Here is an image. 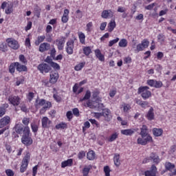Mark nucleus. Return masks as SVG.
Segmentation results:
<instances>
[{
  "label": "nucleus",
  "mask_w": 176,
  "mask_h": 176,
  "mask_svg": "<svg viewBox=\"0 0 176 176\" xmlns=\"http://www.w3.org/2000/svg\"><path fill=\"white\" fill-rule=\"evenodd\" d=\"M140 130L141 137H146V135H150L149 133H148V126H146V125H143Z\"/></svg>",
  "instance_id": "5701e85b"
},
{
  "label": "nucleus",
  "mask_w": 176,
  "mask_h": 176,
  "mask_svg": "<svg viewBox=\"0 0 176 176\" xmlns=\"http://www.w3.org/2000/svg\"><path fill=\"white\" fill-rule=\"evenodd\" d=\"M102 115L104 118V120H106V122H111V120H112V113H111V110L109 109H103Z\"/></svg>",
  "instance_id": "0eeeda50"
},
{
  "label": "nucleus",
  "mask_w": 176,
  "mask_h": 176,
  "mask_svg": "<svg viewBox=\"0 0 176 176\" xmlns=\"http://www.w3.org/2000/svg\"><path fill=\"white\" fill-rule=\"evenodd\" d=\"M150 159H151L153 163H155V164H159V163H160V158H159V156L153 153L151 154Z\"/></svg>",
  "instance_id": "b1692460"
},
{
  "label": "nucleus",
  "mask_w": 176,
  "mask_h": 176,
  "mask_svg": "<svg viewBox=\"0 0 176 176\" xmlns=\"http://www.w3.org/2000/svg\"><path fill=\"white\" fill-rule=\"evenodd\" d=\"M45 100H45V99L37 98L36 100V102L34 104V107L36 108V109H39V108H41V107H43V104L45 102Z\"/></svg>",
  "instance_id": "6ab92c4d"
},
{
  "label": "nucleus",
  "mask_w": 176,
  "mask_h": 176,
  "mask_svg": "<svg viewBox=\"0 0 176 176\" xmlns=\"http://www.w3.org/2000/svg\"><path fill=\"white\" fill-rule=\"evenodd\" d=\"M6 43H8L9 47H11V49H13L14 50H17V49L20 47L19 42L13 38H7Z\"/></svg>",
  "instance_id": "39448f33"
},
{
  "label": "nucleus",
  "mask_w": 176,
  "mask_h": 176,
  "mask_svg": "<svg viewBox=\"0 0 176 176\" xmlns=\"http://www.w3.org/2000/svg\"><path fill=\"white\" fill-rule=\"evenodd\" d=\"M50 108H52V102L45 100V104L40 110L41 115H43V113H45L47 109H50Z\"/></svg>",
  "instance_id": "4468645a"
},
{
  "label": "nucleus",
  "mask_w": 176,
  "mask_h": 176,
  "mask_svg": "<svg viewBox=\"0 0 176 176\" xmlns=\"http://www.w3.org/2000/svg\"><path fill=\"white\" fill-rule=\"evenodd\" d=\"M149 46V41L147 39H144L141 43L136 47L137 52H142L144 49H146Z\"/></svg>",
  "instance_id": "423d86ee"
},
{
  "label": "nucleus",
  "mask_w": 176,
  "mask_h": 176,
  "mask_svg": "<svg viewBox=\"0 0 176 176\" xmlns=\"http://www.w3.org/2000/svg\"><path fill=\"white\" fill-rule=\"evenodd\" d=\"M90 170H91V166H85L82 169V175L83 176H88L89 175V173H90Z\"/></svg>",
  "instance_id": "58836bf2"
},
{
  "label": "nucleus",
  "mask_w": 176,
  "mask_h": 176,
  "mask_svg": "<svg viewBox=\"0 0 176 176\" xmlns=\"http://www.w3.org/2000/svg\"><path fill=\"white\" fill-rule=\"evenodd\" d=\"M163 86V82H162V81L160 80H155V83H154V87H155L156 89H160V87H162Z\"/></svg>",
  "instance_id": "09e8293b"
},
{
  "label": "nucleus",
  "mask_w": 176,
  "mask_h": 176,
  "mask_svg": "<svg viewBox=\"0 0 176 176\" xmlns=\"http://www.w3.org/2000/svg\"><path fill=\"white\" fill-rule=\"evenodd\" d=\"M45 39H46V36H45V35L38 36L37 37V40L34 43L36 46H39V45H41V43H42Z\"/></svg>",
  "instance_id": "473e14b6"
},
{
  "label": "nucleus",
  "mask_w": 176,
  "mask_h": 176,
  "mask_svg": "<svg viewBox=\"0 0 176 176\" xmlns=\"http://www.w3.org/2000/svg\"><path fill=\"white\" fill-rule=\"evenodd\" d=\"M50 49V44L47 43H41L39 46L38 50L41 53H43V52H47Z\"/></svg>",
  "instance_id": "f3484780"
},
{
  "label": "nucleus",
  "mask_w": 176,
  "mask_h": 176,
  "mask_svg": "<svg viewBox=\"0 0 176 176\" xmlns=\"http://www.w3.org/2000/svg\"><path fill=\"white\" fill-rule=\"evenodd\" d=\"M148 90V87H140L138 89V94H141L144 100H148V98H149V97L152 96V93L151 92V91Z\"/></svg>",
  "instance_id": "f257e3e1"
},
{
  "label": "nucleus",
  "mask_w": 176,
  "mask_h": 176,
  "mask_svg": "<svg viewBox=\"0 0 176 176\" xmlns=\"http://www.w3.org/2000/svg\"><path fill=\"white\" fill-rule=\"evenodd\" d=\"M41 123L43 129H49L50 124H52V121L47 117H43L41 119Z\"/></svg>",
  "instance_id": "f8f14e48"
},
{
  "label": "nucleus",
  "mask_w": 176,
  "mask_h": 176,
  "mask_svg": "<svg viewBox=\"0 0 176 176\" xmlns=\"http://www.w3.org/2000/svg\"><path fill=\"white\" fill-rule=\"evenodd\" d=\"M56 42L58 50H63L64 49V45H65V37L61 36L56 39Z\"/></svg>",
  "instance_id": "1a4fd4ad"
},
{
  "label": "nucleus",
  "mask_w": 176,
  "mask_h": 176,
  "mask_svg": "<svg viewBox=\"0 0 176 176\" xmlns=\"http://www.w3.org/2000/svg\"><path fill=\"white\" fill-rule=\"evenodd\" d=\"M146 118L148 120H153L155 119V113L153 112V107H151L146 114Z\"/></svg>",
  "instance_id": "4be33fe9"
},
{
  "label": "nucleus",
  "mask_w": 176,
  "mask_h": 176,
  "mask_svg": "<svg viewBox=\"0 0 176 176\" xmlns=\"http://www.w3.org/2000/svg\"><path fill=\"white\" fill-rule=\"evenodd\" d=\"M127 39L122 38L119 41L118 45L120 47H127Z\"/></svg>",
  "instance_id": "c9c22d12"
},
{
  "label": "nucleus",
  "mask_w": 176,
  "mask_h": 176,
  "mask_svg": "<svg viewBox=\"0 0 176 176\" xmlns=\"http://www.w3.org/2000/svg\"><path fill=\"white\" fill-rule=\"evenodd\" d=\"M101 17L102 19H112L113 17V12L111 10H104L102 12Z\"/></svg>",
  "instance_id": "9b49d317"
},
{
  "label": "nucleus",
  "mask_w": 176,
  "mask_h": 176,
  "mask_svg": "<svg viewBox=\"0 0 176 176\" xmlns=\"http://www.w3.org/2000/svg\"><path fill=\"white\" fill-rule=\"evenodd\" d=\"M57 80H58V74L57 73H53L50 74V83H56Z\"/></svg>",
  "instance_id": "393cba45"
},
{
  "label": "nucleus",
  "mask_w": 176,
  "mask_h": 176,
  "mask_svg": "<svg viewBox=\"0 0 176 176\" xmlns=\"http://www.w3.org/2000/svg\"><path fill=\"white\" fill-rule=\"evenodd\" d=\"M9 108V104H4L1 107H0V118H2L6 113V109Z\"/></svg>",
  "instance_id": "a878e982"
},
{
  "label": "nucleus",
  "mask_w": 176,
  "mask_h": 176,
  "mask_svg": "<svg viewBox=\"0 0 176 176\" xmlns=\"http://www.w3.org/2000/svg\"><path fill=\"white\" fill-rule=\"evenodd\" d=\"M10 123V117L6 116L0 119V129H3L5 126H8Z\"/></svg>",
  "instance_id": "9d476101"
},
{
  "label": "nucleus",
  "mask_w": 176,
  "mask_h": 176,
  "mask_svg": "<svg viewBox=\"0 0 176 176\" xmlns=\"http://www.w3.org/2000/svg\"><path fill=\"white\" fill-rule=\"evenodd\" d=\"M165 168L168 171H171V170H173V168H175V165L171 164V162H166L165 163Z\"/></svg>",
  "instance_id": "79ce46f5"
},
{
  "label": "nucleus",
  "mask_w": 176,
  "mask_h": 176,
  "mask_svg": "<svg viewBox=\"0 0 176 176\" xmlns=\"http://www.w3.org/2000/svg\"><path fill=\"white\" fill-rule=\"evenodd\" d=\"M153 134L155 137H160L163 134V129L154 128L153 129Z\"/></svg>",
  "instance_id": "c85d7f7f"
},
{
  "label": "nucleus",
  "mask_w": 176,
  "mask_h": 176,
  "mask_svg": "<svg viewBox=\"0 0 176 176\" xmlns=\"http://www.w3.org/2000/svg\"><path fill=\"white\" fill-rule=\"evenodd\" d=\"M37 69L40 71L41 74H48L52 71V67L46 63H41L38 65Z\"/></svg>",
  "instance_id": "20e7f679"
},
{
  "label": "nucleus",
  "mask_w": 176,
  "mask_h": 176,
  "mask_svg": "<svg viewBox=\"0 0 176 176\" xmlns=\"http://www.w3.org/2000/svg\"><path fill=\"white\" fill-rule=\"evenodd\" d=\"M16 68V63H12L9 67V71L10 74H14V71Z\"/></svg>",
  "instance_id": "de8ad7c7"
},
{
  "label": "nucleus",
  "mask_w": 176,
  "mask_h": 176,
  "mask_svg": "<svg viewBox=\"0 0 176 176\" xmlns=\"http://www.w3.org/2000/svg\"><path fill=\"white\" fill-rule=\"evenodd\" d=\"M118 42H119V38H118V37L113 40L110 41L109 43V47H112L113 45H115V44L118 43Z\"/></svg>",
  "instance_id": "603ef678"
},
{
  "label": "nucleus",
  "mask_w": 176,
  "mask_h": 176,
  "mask_svg": "<svg viewBox=\"0 0 176 176\" xmlns=\"http://www.w3.org/2000/svg\"><path fill=\"white\" fill-rule=\"evenodd\" d=\"M73 114L74 116H79V109L78 108H74L73 109Z\"/></svg>",
  "instance_id": "338daca9"
},
{
  "label": "nucleus",
  "mask_w": 176,
  "mask_h": 176,
  "mask_svg": "<svg viewBox=\"0 0 176 176\" xmlns=\"http://www.w3.org/2000/svg\"><path fill=\"white\" fill-rule=\"evenodd\" d=\"M66 128H67V124L64 122H62L56 125V129H57L58 130L60 129H66Z\"/></svg>",
  "instance_id": "5fc2aeb1"
},
{
  "label": "nucleus",
  "mask_w": 176,
  "mask_h": 176,
  "mask_svg": "<svg viewBox=\"0 0 176 176\" xmlns=\"http://www.w3.org/2000/svg\"><path fill=\"white\" fill-rule=\"evenodd\" d=\"M69 14V10L68 9H65L64 10V14L62 16V23H68V20L69 19V16H68Z\"/></svg>",
  "instance_id": "412c9836"
},
{
  "label": "nucleus",
  "mask_w": 176,
  "mask_h": 176,
  "mask_svg": "<svg viewBox=\"0 0 176 176\" xmlns=\"http://www.w3.org/2000/svg\"><path fill=\"white\" fill-rule=\"evenodd\" d=\"M30 159L31 154H30V153H27L22 160V164L20 168L21 173H25L27 170V167H28Z\"/></svg>",
  "instance_id": "f03ea898"
},
{
  "label": "nucleus",
  "mask_w": 176,
  "mask_h": 176,
  "mask_svg": "<svg viewBox=\"0 0 176 176\" xmlns=\"http://www.w3.org/2000/svg\"><path fill=\"white\" fill-rule=\"evenodd\" d=\"M66 52L68 54H74V41H67V42Z\"/></svg>",
  "instance_id": "2eb2a0df"
},
{
  "label": "nucleus",
  "mask_w": 176,
  "mask_h": 176,
  "mask_svg": "<svg viewBox=\"0 0 176 176\" xmlns=\"http://www.w3.org/2000/svg\"><path fill=\"white\" fill-rule=\"evenodd\" d=\"M22 123L25 126H28V124H30V118H23L22 120Z\"/></svg>",
  "instance_id": "4d7b16f0"
},
{
  "label": "nucleus",
  "mask_w": 176,
  "mask_h": 176,
  "mask_svg": "<svg viewBox=\"0 0 176 176\" xmlns=\"http://www.w3.org/2000/svg\"><path fill=\"white\" fill-rule=\"evenodd\" d=\"M84 107H88V108H93V103L90 100H87V102L83 103Z\"/></svg>",
  "instance_id": "052dcab7"
},
{
  "label": "nucleus",
  "mask_w": 176,
  "mask_h": 176,
  "mask_svg": "<svg viewBox=\"0 0 176 176\" xmlns=\"http://www.w3.org/2000/svg\"><path fill=\"white\" fill-rule=\"evenodd\" d=\"M82 52L85 55L90 56L91 53V48L90 47H83Z\"/></svg>",
  "instance_id": "a19ab883"
},
{
  "label": "nucleus",
  "mask_w": 176,
  "mask_h": 176,
  "mask_svg": "<svg viewBox=\"0 0 176 176\" xmlns=\"http://www.w3.org/2000/svg\"><path fill=\"white\" fill-rule=\"evenodd\" d=\"M50 67H52V68H54V69H56V71L60 70V65L58 63H56L54 62H53L51 65Z\"/></svg>",
  "instance_id": "6e6d98bb"
},
{
  "label": "nucleus",
  "mask_w": 176,
  "mask_h": 176,
  "mask_svg": "<svg viewBox=\"0 0 176 176\" xmlns=\"http://www.w3.org/2000/svg\"><path fill=\"white\" fill-rule=\"evenodd\" d=\"M22 131H23V135L31 136V131L30 130V126L23 127V129Z\"/></svg>",
  "instance_id": "c03bdc74"
},
{
  "label": "nucleus",
  "mask_w": 176,
  "mask_h": 176,
  "mask_svg": "<svg viewBox=\"0 0 176 176\" xmlns=\"http://www.w3.org/2000/svg\"><path fill=\"white\" fill-rule=\"evenodd\" d=\"M72 159H69L66 161H64L61 163V167L62 168H65V167L71 166H72Z\"/></svg>",
  "instance_id": "bb28decb"
},
{
  "label": "nucleus",
  "mask_w": 176,
  "mask_h": 176,
  "mask_svg": "<svg viewBox=\"0 0 176 176\" xmlns=\"http://www.w3.org/2000/svg\"><path fill=\"white\" fill-rule=\"evenodd\" d=\"M153 140L152 139V136L151 135H148L144 137L139 138L137 140V143L139 145H146V144H149V142H153Z\"/></svg>",
  "instance_id": "7ed1b4c3"
},
{
  "label": "nucleus",
  "mask_w": 176,
  "mask_h": 176,
  "mask_svg": "<svg viewBox=\"0 0 176 176\" xmlns=\"http://www.w3.org/2000/svg\"><path fill=\"white\" fill-rule=\"evenodd\" d=\"M90 97H91V92L89 90L86 91V94L83 98H80L79 100V102H83V101L86 100H89Z\"/></svg>",
  "instance_id": "cd10ccee"
},
{
  "label": "nucleus",
  "mask_w": 176,
  "mask_h": 176,
  "mask_svg": "<svg viewBox=\"0 0 176 176\" xmlns=\"http://www.w3.org/2000/svg\"><path fill=\"white\" fill-rule=\"evenodd\" d=\"M135 132H137V129H129L121 130V134H122L123 135L131 136Z\"/></svg>",
  "instance_id": "dca6fc26"
},
{
  "label": "nucleus",
  "mask_w": 176,
  "mask_h": 176,
  "mask_svg": "<svg viewBox=\"0 0 176 176\" xmlns=\"http://www.w3.org/2000/svg\"><path fill=\"white\" fill-rule=\"evenodd\" d=\"M8 100L14 106H17L20 104V98L19 96H10Z\"/></svg>",
  "instance_id": "ddd939ff"
},
{
  "label": "nucleus",
  "mask_w": 176,
  "mask_h": 176,
  "mask_svg": "<svg viewBox=\"0 0 176 176\" xmlns=\"http://www.w3.org/2000/svg\"><path fill=\"white\" fill-rule=\"evenodd\" d=\"M13 3H10L8 4L7 9L5 10L6 14H10L11 13H13V7H14Z\"/></svg>",
  "instance_id": "7c9ffc66"
},
{
  "label": "nucleus",
  "mask_w": 176,
  "mask_h": 176,
  "mask_svg": "<svg viewBox=\"0 0 176 176\" xmlns=\"http://www.w3.org/2000/svg\"><path fill=\"white\" fill-rule=\"evenodd\" d=\"M0 50L3 52H8V43L2 42L0 43Z\"/></svg>",
  "instance_id": "ea45409f"
},
{
  "label": "nucleus",
  "mask_w": 176,
  "mask_h": 176,
  "mask_svg": "<svg viewBox=\"0 0 176 176\" xmlns=\"http://www.w3.org/2000/svg\"><path fill=\"white\" fill-rule=\"evenodd\" d=\"M87 157L88 160H94V158L96 157V153H94V151H90L87 154Z\"/></svg>",
  "instance_id": "f704fd0d"
},
{
  "label": "nucleus",
  "mask_w": 176,
  "mask_h": 176,
  "mask_svg": "<svg viewBox=\"0 0 176 176\" xmlns=\"http://www.w3.org/2000/svg\"><path fill=\"white\" fill-rule=\"evenodd\" d=\"M21 142L23 145H25V146H30V145H32V138H31V136H26L25 135H22Z\"/></svg>",
  "instance_id": "6e6552de"
},
{
  "label": "nucleus",
  "mask_w": 176,
  "mask_h": 176,
  "mask_svg": "<svg viewBox=\"0 0 176 176\" xmlns=\"http://www.w3.org/2000/svg\"><path fill=\"white\" fill-rule=\"evenodd\" d=\"M6 174L8 176H13V175H14V173L13 172V170H12V169H7V170H6Z\"/></svg>",
  "instance_id": "680f3d73"
},
{
  "label": "nucleus",
  "mask_w": 176,
  "mask_h": 176,
  "mask_svg": "<svg viewBox=\"0 0 176 176\" xmlns=\"http://www.w3.org/2000/svg\"><path fill=\"white\" fill-rule=\"evenodd\" d=\"M118 136L119 134H118V133H114L107 139V141H109V142H113Z\"/></svg>",
  "instance_id": "37998d69"
},
{
  "label": "nucleus",
  "mask_w": 176,
  "mask_h": 176,
  "mask_svg": "<svg viewBox=\"0 0 176 176\" xmlns=\"http://www.w3.org/2000/svg\"><path fill=\"white\" fill-rule=\"evenodd\" d=\"M145 176H156V173L152 170H147L144 173Z\"/></svg>",
  "instance_id": "13d9d810"
},
{
  "label": "nucleus",
  "mask_w": 176,
  "mask_h": 176,
  "mask_svg": "<svg viewBox=\"0 0 176 176\" xmlns=\"http://www.w3.org/2000/svg\"><path fill=\"white\" fill-rule=\"evenodd\" d=\"M130 109H131V106H130V104H124V107H123L124 112H129Z\"/></svg>",
  "instance_id": "bf43d9fd"
},
{
  "label": "nucleus",
  "mask_w": 176,
  "mask_h": 176,
  "mask_svg": "<svg viewBox=\"0 0 176 176\" xmlns=\"http://www.w3.org/2000/svg\"><path fill=\"white\" fill-rule=\"evenodd\" d=\"M15 129V131L17 134H23V124H16L14 126Z\"/></svg>",
  "instance_id": "c756f323"
},
{
  "label": "nucleus",
  "mask_w": 176,
  "mask_h": 176,
  "mask_svg": "<svg viewBox=\"0 0 176 176\" xmlns=\"http://www.w3.org/2000/svg\"><path fill=\"white\" fill-rule=\"evenodd\" d=\"M83 17V13L80 10H77L76 11V18L78 19V20H80Z\"/></svg>",
  "instance_id": "8fccbe9b"
},
{
  "label": "nucleus",
  "mask_w": 176,
  "mask_h": 176,
  "mask_svg": "<svg viewBox=\"0 0 176 176\" xmlns=\"http://www.w3.org/2000/svg\"><path fill=\"white\" fill-rule=\"evenodd\" d=\"M108 27H109V32H112L113 31V30H115V28L116 27V22H115V21H111L109 23Z\"/></svg>",
  "instance_id": "e433bc0d"
},
{
  "label": "nucleus",
  "mask_w": 176,
  "mask_h": 176,
  "mask_svg": "<svg viewBox=\"0 0 176 176\" xmlns=\"http://www.w3.org/2000/svg\"><path fill=\"white\" fill-rule=\"evenodd\" d=\"M31 129L33 131V133H34L35 135H36V133H38V124H35V123H32L31 124Z\"/></svg>",
  "instance_id": "a18cd8bd"
},
{
  "label": "nucleus",
  "mask_w": 176,
  "mask_h": 176,
  "mask_svg": "<svg viewBox=\"0 0 176 176\" xmlns=\"http://www.w3.org/2000/svg\"><path fill=\"white\" fill-rule=\"evenodd\" d=\"M157 39L158 41H160V42H164V35L159 34L157 36Z\"/></svg>",
  "instance_id": "774afa93"
},
{
  "label": "nucleus",
  "mask_w": 176,
  "mask_h": 176,
  "mask_svg": "<svg viewBox=\"0 0 176 176\" xmlns=\"http://www.w3.org/2000/svg\"><path fill=\"white\" fill-rule=\"evenodd\" d=\"M15 65H16V71L19 72H25L27 71V67L24 65H21L19 63L16 62Z\"/></svg>",
  "instance_id": "aec40b11"
},
{
  "label": "nucleus",
  "mask_w": 176,
  "mask_h": 176,
  "mask_svg": "<svg viewBox=\"0 0 176 176\" xmlns=\"http://www.w3.org/2000/svg\"><path fill=\"white\" fill-rule=\"evenodd\" d=\"M78 36L80 43L85 45L86 39V36L85 35V34L83 32H78Z\"/></svg>",
  "instance_id": "4c0bfd02"
},
{
  "label": "nucleus",
  "mask_w": 176,
  "mask_h": 176,
  "mask_svg": "<svg viewBox=\"0 0 176 176\" xmlns=\"http://www.w3.org/2000/svg\"><path fill=\"white\" fill-rule=\"evenodd\" d=\"M85 156H86V153L85 151H80L78 155V159H80V160H81V159H83Z\"/></svg>",
  "instance_id": "e2e57ef3"
},
{
  "label": "nucleus",
  "mask_w": 176,
  "mask_h": 176,
  "mask_svg": "<svg viewBox=\"0 0 176 176\" xmlns=\"http://www.w3.org/2000/svg\"><path fill=\"white\" fill-rule=\"evenodd\" d=\"M41 8H39V7L36 6L34 8V12H35V14L36 16V17H38V19H39V17H41Z\"/></svg>",
  "instance_id": "864d4df0"
},
{
  "label": "nucleus",
  "mask_w": 176,
  "mask_h": 176,
  "mask_svg": "<svg viewBox=\"0 0 176 176\" xmlns=\"http://www.w3.org/2000/svg\"><path fill=\"white\" fill-rule=\"evenodd\" d=\"M113 160L115 166L119 167L120 166V155L115 154Z\"/></svg>",
  "instance_id": "2f4dec72"
},
{
  "label": "nucleus",
  "mask_w": 176,
  "mask_h": 176,
  "mask_svg": "<svg viewBox=\"0 0 176 176\" xmlns=\"http://www.w3.org/2000/svg\"><path fill=\"white\" fill-rule=\"evenodd\" d=\"M135 102L142 108H148V107H149V102L148 101H142V100L136 99Z\"/></svg>",
  "instance_id": "a211bd4d"
},
{
  "label": "nucleus",
  "mask_w": 176,
  "mask_h": 176,
  "mask_svg": "<svg viewBox=\"0 0 176 176\" xmlns=\"http://www.w3.org/2000/svg\"><path fill=\"white\" fill-rule=\"evenodd\" d=\"M155 80H148L147 85H148V86H151V87H155Z\"/></svg>",
  "instance_id": "0e129e2a"
},
{
  "label": "nucleus",
  "mask_w": 176,
  "mask_h": 176,
  "mask_svg": "<svg viewBox=\"0 0 176 176\" xmlns=\"http://www.w3.org/2000/svg\"><path fill=\"white\" fill-rule=\"evenodd\" d=\"M86 63L83 62V63H80L78 65H77L76 66H75L74 69L76 71H80L82 69V68H83V67H85Z\"/></svg>",
  "instance_id": "49530a36"
},
{
  "label": "nucleus",
  "mask_w": 176,
  "mask_h": 176,
  "mask_svg": "<svg viewBox=\"0 0 176 176\" xmlns=\"http://www.w3.org/2000/svg\"><path fill=\"white\" fill-rule=\"evenodd\" d=\"M45 62L47 63V64H50V65H51V64L53 63V59H52L50 56H47V58L45 60Z\"/></svg>",
  "instance_id": "69168bd1"
},
{
  "label": "nucleus",
  "mask_w": 176,
  "mask_h": 176,
  "mask_svg": "<svg viewBox=\"0 0 176 176\" xmlns=\"http://www.w3.org/2000/svg\"><path fill=\"white\" fill-rule=\"evenodd\" d=\"M95 54L100 61H104L105 60L104 55L101 54V51H100V50H96Z\"/></svg>",
  "instance_id": "72a5a7b5"
},
{
  "label": "nucleus",
  "mask_w": 176,
  "mask_h": 176,
  "mask_svg": "<svg viewBox=\"0 0 176 176\" xmlns=\"http://www.w3.org/2000/svg\"><path fill=\"white\" fill-rule=\"evenodd\" d=\"M104 172L105 173V176H110L111 174V169L109 168V166H106L104 167Z\"/></svg>",
  "instance_id": "3c124183"
}]
</instances>
